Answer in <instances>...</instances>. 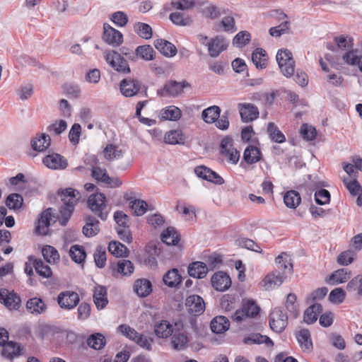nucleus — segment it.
<instances>
[{"label": "nucleus", "mask_w": 362, "mask_h": 362, "mask_svg": "<svg viewBox=\"0 0 362 362\" xmlns=\"http://www.w3.org/2000/svg\"><path fill=\"white\" fill-rule=\"evenodd\" d=\"M44 259L49 264L57 262L59 259L58 251L51 245H46L42 250Z\"/></svg>", "instance_id": "nucleus-50"}, {"label": "nucleus", "mask_w": 362, "mask_h": 362, "mask_svg": "<svg viewBox=\"0 0 362 362\" xmlns=\"http://www.w3.org/2000/svg\"><path fill=\"white\" fill-rule=\"evenodd\" d=\"M109 252L116 257H127L128 250L126 246L118 241H112L109 243Z\"/></svg>", "instance_id": "nucleus-51"}, {"label": "nucleus", "mask_w": 362, "mask_h": 362, "mask_svg": "<svg viewBox=\"0 0 362 362\" xmlns=\"http://www.w3.org/2000/svg\"><path fill=\"white\" fill-rule=\"evenodd\" d=\"M259 310L255 301H243L241 308L231 315V319L233 322L240 323L247 318L256 317L259 315Z\"/></svg>", "instance_id": "nucleus-5"}, {"label": "nucleus", "mask_w": 362, "mask_h": 362, "mask_svg": "<svg viewBox=\"0 0 362 362\" xmlns=\"http://www.w3.org/2000/svg\"><path fill=\"white\" fill-rule=\"evenodd\" d=\"M106 62L116 71L122 74H129L131 70L127 59L134 61L136 59V51L126 47L120 49V53L112 51L105 52Z\"/></svg>", "instance_id": "nucleus-3"}, {"label": "nucleus", "mask_w": 362, "mask_h": 362, "mask_svg": "<svg viewBox=\"0 0 362 362\" xmlns=\"http://www.w3.org/2000/svg\"><path fill=\"white\" fill-rule=\"evenodd\" d=\"M47 308L46 303L40 298L34 297L30 298L26 303V309L30 314L35 315L45 313Z\"/></svg>", "instance_id": "nucleus-23"}, {"label": "nucleus", "mask_w": 362, "mask_h": 362, "mask_svg": "<svg viewBox=\"0 0 362 362\" xmlns=\"http://www.w3.org/2000/svg\"><path fill=\"white\" fill-rule=\"evenodd\" d=\"M296 337L300 349L303 351L310 352L313 350V341L308 329H301L296 332Z\"/></svg>", "instance_id": "nucleus-22"}, {"label": "nucleus", "mask_w": 362, "mask_h": 362, "mask_svg": "<svg viewBox=\"0 0 362 362\" xmlns=\"http://www.w3.org/2000/svg\"><path fill=\"white\" fill-rule=\"evenodd\" d=\"M315 200L317 204L324 205L329 202L330 193L328 190L321 189L315 193Z\"/></svg>", "instance_id": "nucleus-64"}, {"label": "nucleus", "mask_w": 362, "mask_h": 362, "mask_svg": "<svg viewBox=\"0 0 362 362\" xmlns=\"http://www.w3.org/2000/svg\"><path fill=\"white\" fill-rule=\"evenodd\" d=\"M134 265L129 260L120 259L117 262V271L124 276L132 274L134 272Z\"/></svg>", "instance_id": "nucleus-57"}, {"label": "nucleus", "mask_w": 362, "mask_h": 362, "mask_svg": "<svg viewBox=\"0 0 362 362\" xmlns=\"http://www.w3.org/2000/svg\"><path fill=\"white\" fill-rule=\"evenodd\" d=\"M51 144L49 135L45 133L37 134L31 140V146L35 151L42 152L47 150Z\"/></svg>", "instance_id": "nucleus-24"}, {"label": "nucleus", "mask_w": 362, "mask_h": 362, "mask_svg": "<svg viewBox=\"0 0 362 362\" xmlns=\"http://www.w3.org/2000/svg\"><path fill=\"white\" fill-rule=\"evenodd\" d=\"M275 262L279 269L284 271L288 269L289 272H292L293 265L292 263L291 262V259L289 258L288 255L286 253L282 252L281 254H280L276 258Z\"/></svg>", "instance_id": "nucleus-54"}, {"label": "nucleus", "mask_w": 362, "mask_h": 362, "mask_svg": "<svg viewBox=\"0 0 362 362\" xmlns=\"http://www.w3.org/2000/svg\"><path fill=\"white\" fill-rule=\"evenodd\" d=\"M2 346L1 354L6 358L13 359L21 355V346L16 342L7 341Z\"/></svg>", "instance_id": "nucleus-33"}, {"label": "nucleus", "mask_w": 362, "mask_h": 362, "mask_svg": "<svg viewBox=\"0 0 362 362\" xmlns=\"http://www.w3.org/2000/svg\"><path fill=\"white\" fill-rule=\"evenodd\" d=\"M262 153L260 150L255 146H248L243 153V161L251 165L256 163L261 160Z\"/></svg>", "instance_id": "nucleus-29"}, {"label": "nucleus", "mask_w": 362, "mask_h": 362, "mask_svg": "<svg viewBox=\"0 0 362 362\" xmlns=\"http://www.w3.org/2000/svg\"><path fill=\"white\" fill-rule=\"evenodd\" d=\"M154 332L157 337L167 338L173 334V328L169 322L162 320L158 324L155 325Z\"/></svg>", "instance_id": "nucleus-38"}, {"label": "nucleus", "mask_w": 362, "mask_h": 362, "mask_svg": "<svg viewBox=\"0 0 362 362\" xmlns=\"http://www.w3.org/2000/svg\"><path fill=\"white\" fill-rule=\"evenodd\" d=\"M33 264L36 272L42 277L49 278L52 276V272L50 267L47 265L42 259H33Z\"/></svg>", "instance_id": "nucleus-48"}, {"label": "nucleus", "mask_w": 362, "mask_h": 362, "mask_svg": "<svg viewBox=\"0 0 362 362\" xmlns=\"http://www.w3.org/2000/svg\"><path fill=\"white\" fill-rule=\"evenodd\" d=\"M238 109L241 119L244 122H252L259 117L258 108L252 103H239Z\"/></svg>", "instance_id": "nucleus-18"}, {"label": "nucleus", "mask_w": 362, "mask_h": 362, "mask_svg": "<svg viewBox=\"0 0 362 362\" xmlns=\"http://www.w3.org/2000/svg\"><path fill=\"white\" fill-rule=\"evenodd\" d=\"M243 342L245 344H266L267 346L273 345V342L269 337L266 335H262L259 333L252 334L250 336L245 337Z\"/></svg>", "instance_id": "nucleus-44"}, {"label": "nucleus", "mask_w": 362, "mask_h": 362, "mask_svg": "<svg viewBox=\"0 0 362 362\" xmlns=\"http://www.w3.org/2000/svg\"><path fill=\"white\" fill-rule=\"evenodd\" d=\"M322 311V305L315 303L304 312L303 320L307 324H313L317 320L318 315Z\"/></svg>", "instance_id": "nucleus-36"}, {"label": "nucleus", "mask_w": 362, "mask_h": 362, "mask_svg": "<svg viewBox=\"0 0 362 362\" xmlns=\"http://www.w3.org/2000/svg\"><path fill=\"white\" fill-rule=\"evenodd\" d=\"M163 280L166 286L173 288L180 284L181 276L177 269H172L164 274Z\"/></svg>", "instance_id": "nucleus-40"}, {"label": "nucleus", "mask_w": 362, "mask_h": 362, "mask_svg": "<svg viewBox=\"0 0 362 362\" xmlns=\"http://www.w3.org/2000/svg\"><path fill=\"white\" fill-rule=\"evenodd\" d=\"M94 260L95 264L99 268H103L105 267L106 263V252L105 249H104L101 246H98L96 248V250L94 253Z\"/></svg>", "instance_id": "nucleus-62"}, {"label": "nucleus", "mask_w": 362, "mask_h": 362, "mask_svg": "<svg viewBox=\"0 0 362 362\" xmlns=\"http://www.w3.org/2000/svg\"><path fill=\"white\" fill-rule=\"evenodd\" d=\"M93 300L98 309L104 308L108 303L107 289L104 286L95 287L93 293Z\"/></svg>", "instance_id": "nucleus-35"}, {"label": "nucleus", "mask_w": 362, "mask_h": 362, "mask_svg": "<svg viewBox=\"0 0 362 362\" xmlns=\"http://www.w3.org/2000/svg\"><path fill=\"white\" fill-rule=\"evenodd\" d=\"M220 114L221 108L218 106L213 105L202 111V117L205 122L212 124L220 117Z\"/></svg>", "instance_id": "nucleus-37"}, {"label": "nucleus", "mask_w": 362, "mask_h": 362, "mask_svg": "<svg viewBox=\"0 0 362 362\" xmlns=\"http://www.w3.org/2000/svg\"><path fill=\"white\" fill-rule=\"evenodd\" d=\"M267 132L270 139L276 143L282 144L286 141V136L274 122L268 124Z\"/></svg>", "instance_id": "nucleus-47"}, {"label": "nucleus", "mask_w": 362, "mask_h": 362, "mask_svg": "<svg viewBox=\"0 0 362 362\" xmlns=\"http://www.w3.org/2000/svg\"><path fill=\"white\" fill-rule=\"evenodd\" d=\"M161 240L168 245H176L180 240V235L175 228H166L161 233Z\"/></svg>", "instance_id": "nucleus-39"}, {"label": "nucleus", "mask_w": 362, "mask_h": 362, "mask_svg": "<svg viewBox=\"0 0 362 362\" xmlns=\"http://www.w3.org/2000/svg\"><path fill=\"white\" fill-rule=\"evenodd\" d=\"M103 39L107 44L112 47H118L123 42V35L110 24L105 23Z\"/></svg>", "instance_id": "nucleus-12"}, {"label": "nucleus", "mask_w": 362, "mask_h": 362, "mask_svg": "<svg viewBox=\"0 0 362 362\" xmlns=\"http://www.w3.org/2000/svg\"><path fill=\"white\" fill-rule=\"evenodd\" d=\"M103 153L105 158L108 160H117L123 156L122 151L113 144L107 145Z\"/></svg>", "instance_id": "nucleus-49"}, {"label": "nucleus", "mask_w": 362, "mask_h": 362, "mask_svg": "<svg viewBox=\"0 0 362 362\" xmlns=\"http://www.w3.org/2000/svg\"><path fill=\"white\" fill-rule=\"evenodd\" d=\"M356 257V252L354 250H347L339 255L337 262L339 265L348 266L354 261Z\"/></svg>", "instance_id": "nucleus-52"}, {"label": "nucleus", "mask_w": 362, "mask_h": 362, "mask_svg": "<svg viewBox=\"0 0 362 362\" xmlns=\"http://www.w3.org/2000/svg\"><path fill=\"white\" fill-rule=\"evenodd\" d=\"M69 256L74 262L81 264L85 261L86 253L83 246L74 245L69 250Z\"/></svg>", "instance_id": "nucleus-46"}, {"label": "nucleus", "mask_w": 362, "mask_h": 362, "mask_svg": "<svg viewBox=\"0 0 362 362\" xmlns=\"http://www.w3.org/2000/svg\"><path fill=\"white\" fill-rule=\"evenodd\" d=\"M284 202L287 207L296 209L300 204L301 197L297 191L290 190L284 194Z\"/></svg>", "instance_id": "nucleus-42"}, {"label": "nucleus", "mask_w": 362, "mask_h": 362, "mask_svg": "<svg viewBox=\"0 0 362 362\" xmlns=\"http://www.w3.org/2000/svg\"><path fill=\"white\" fill-rule=\"evenodd\" d=\"M43 164L52 170H64L67 165V160L59 153L47 155L42 159Z\"/></svg>", "instance_id": "nucleus-17"}, {"label": "nucleus", "mask_w": 362, "mask_h": 362, "mask_svg": "<svg viewBox=\"0 0 362 362\" xmlns=\"http://www.w3.org/2000/svg\"><path fill=\"white\" fill-rule=\"evenodd\" d=\"M176 211L182 217L187 221H192L196 218V208L193 205L181 204L176 206Z\"/></svg>", "instance_id": "nucleus-43"}, {"label": "nucleus", "mask_w": 362, "mask_h": 362, "mask_svg": "<svg viewBox=\"0 0 362 362\" xmlns=\"http://www.w3.org/2000/svg\"><path fill=\"white\" fill-rule=\"evenodd\" d=\"M58 195L63 202L59 212L57 213L53 208L44 210L37 220V226H49L57 221L62 226L67 224L74 211L75 205L80 199V194L77 190L69 187L59 190Z\"/></svg>", "instance_id": "nucleus-1"}, {"label": "nucleus", "mask_w": 362, "mask_h": 362, "mask_svg": "<svg viewBox=\"0 0 362 362\" xmlns=\"http://www.w3.org/2000/svg\"><path fill=\"white\" fill-rule=\"evenodd\" d=\"M175 330L171 337V345L175 350L181 351L187 348L188 335L193 332H198L197 319L194 317H185L175 322Z\"/></svg>", "instance_id": "nucleus-2"}, {"label": "nucleus", "mask_w": 362, "mask_h": 362, "mask_svg": "<svg viewBox=\"0 0 362 362\" xmlns=\"http://www.w3.org/2000/svg\"><path fill=\"white\" fill-rule=\"evenodd\" d=\"M79 296L76 292L66 291L61 292L57 296V303L60 308L72 310L78 304Z\"/></svg>", "instance_id": "nucleus-11"}, {"label": "nucleus", "mask_w": 362, "mask_h": 362, "mask_svg": "<svg viewBox=\"0 0 362 362\" xmlns=\"http://www.w3.org/2000/svg\"><path fill=\"white\" fill-rule=\"evenodd\" d=\"M288 325V316L281 309L275 308L269 314V326L277 332H282Z\"/></svg>", "instance_id": "nucleus-9"}, {"label": "nucleus", "mask_w": 362, "mask_h": 362, "mask_svg": "<svg viewBox=\"0 0 362 362\" xmlns=\"http://www.w3.org/2000/svg\"><path fill=\"white\" fill-rule=\"evenodd\" d=\"M134 30L141 37L144 39H150L152 37L151 27L144 23L138 22L134 24Z\"/></svg>", "instance_id": "nucleus-53"}, {"label": "nucleus", "mask_w": 362, "mask_h": 362, "mask_svg": "<svg viewBox=\"0 0 362 362\" xmlns=\"http://www.w3.org/2000/svg\"><path fill=\"white\" fill-rule=\"evenodd\" d=\"M228 46V42L222 36L217 35L207 42L209 54L211 57H217L226 50Z\"/></svg>", "instance_id": "nucleus-16"}, {"label": "nucleus", "mask_w": 362, "mask_h": 362, "mask_svg": "<svg viewBox=\"0 0 362 362\" xmlns=\"http://www.w3.org/2000/svg\"><path fill=\"white\" fill-rule=\"evenodd\" d=\"M238 245L248 250L262 253V250L252 240L246 238H239L237 240Z\"/></svg>", "instance_id": "nucleus-60"}, {"label": "nucleus", "mask_w": 362, "mask_h": 362, "mask_svg": "<svg viewBox=\"0 0 362 362\" xmlns=\"http://www.w3.org/2000/svg\"><path fill=\"white\" fill-rule=\"evenodd\" d=\"M140 82L132 78L122 79L119 83V90L124 97H133L140 91Z\"/></svg>", "instance_id": "nucleus-13"}, {"label": "nucleus", "mask_w": 362, "mask_h": 362, "mask_svg": "<svg viewBox=\"0 0 362 362\" xmlns=\"http://www.w3.org/2000/svg\"><path fill=\"white\" fill-rule=\"evenodd\" d=\"M81 134V127L78 123H74L69 133V139L70 142L76 145L79 141V138Z\"/></svg>", "instance_id": "nucleus-63"}, {"label": "nucleus", "mask_w": 362, "mask_h": 362, "mask_svg": "<svg viewBox=\"0 0 362 362\" xmlns=\"http://www.w3.org/2000/svg\"><path fill=\"white\" fill-rule=\"evenodd\" d=\"M118 329L123 335L134 341L141 347L148 351L151 350L153 340L151 338L138 333L134 329L127 325H119Z\"/></svg>", "instance_id": "nucleus-6"}, {"label": "nucleus", "mask_w": 362, "mask_h": 362, "mask_svg": "<svg viewBox=\"0 0 362 362\" xmlns=\"http://www.w3.org/2000/svg\"><path fill=\"white\" fill-rule=\"evenodd\" d=\"M351 272L348 269H339L334 272L327 278L326 282L329 285H337L342 284L349 280L351 277Z\"/></svg>", "instance_id": "nucleus-25"}, {"label": "nucleus", "mask_w": 362, "mask_h": 362, "mask_svg": "<svg viewBox=\"0 0 362 362\" xmlns=\"http://www.w3.org/2000/svg\"><path fill=\"white\" fill-rule=\"evenodd\" d=\"M207 272V267L204 262H194L188 267V274L194 278L202 279L206 276Z\"/></svg>", "instance_id": "nucleus-31"}, {"label": "nucleus", "mask_w": 362, "mask_h": 362, "mask_svg": "<svg viewBox=\"0 0 362 362\" xmlns=\"http://www.w3.org/2000/svg\"><path fill=\"white\" fill-rule=\"evenodd\" d=\"M185 306L188 313L193 315L194 317L202 314L205 310V303L198 295L188 296L185 300Z\"/></svg>", "instance_id": "nucleus-15"}, {"label": "nucleus", "mask_w": 362, "mask_h": 362, "mask_svg": "<svg viewBox=\"0 0 362 362\" xmlns=\"http://www.w3.org/2000/svg\"><path fill=\"white\" fill-rule=\"evenodd\" d=\"M136 57L139 56L141 59L150 61L153 59L154 50L150 45L139 46L136 49Z\"/></svg>", "instance_id": "nucleus-58"}, {"label": "nucleus", "mask_w": 362, "mask_h": 362, "mask_svg": "<svg viewBox=\"0 0 362 362\" xmlns=\"http://www.w3.org/2000/svg\"><path fill=\"white\" fill-rule=\"evenodd\" d=\"M250 37L249 32L240 31L234 37L233 43L238 47H242L250 42Z\"/></svg>", "instance_id": "nucleus-61"}, {"label": "nucleus", "mask_w": 362, "mask_h": 362, "mask_svg": "<svg viewBox=\"0 0 362 362\" xmlns=\"http://www.w3.org/2000/svg\"><path fill=\"white\" fill-rule=\"evenodd\" d=\"M23 203V199L19 194L13 193L8 196L6 200V206L13 210L19 209Z\"/></svg>", "instance_id": "nucleus-56"}, {"label": "nucleus", "mask_w": 362, "mask_h": 362, "mask_svg": "<svg viewBox=\"0 0 362 362\" xmlns=\"http://www.w3.org/2000/svg\"><path fill=\"white\" fill-rule=\"evenodd\" d=\"M185 138L181 129H173L167 132L164 136L165 143L170 145L183 144Z\"/></svg>", "instance_id": "nucleus-32"}, {"label": "nucleus", "mask_w": 362, "mask_h": 362, "mask_svg": "<svg viewBox=\"0 0 362 362\" xmlns=\"http://www.w3.org/2000/svg\"><path fill=\"white\" fill-rule=\"evenodd\" d=\"M189 86V83L186 81L178 82L171 80L165 83L163 88L158 90L157 94L160 97L175 98L182 93L184 88Z\"/></svg>", "instance_id": "nucleus-7"}, {"label": "nucleus", "mask_w": 362, "mask_h": 362, "mask_svg": "<svg viewBox=\"0 0 362 362\" xmlns=\"http://www.w3.org/2000/svg\"><path fill=\"white\" fill-rule=\"evenodd\" d=\"M160 117L164 120L177 121L182 117V111L177 107L170 105L160 110Z\"/></svg>", "instance_id": "nucleus-34"}, {"label": "nucleus", "mask_w": 362, "mask_h": 362, "mask_svg": "<svg viewBox=\"0 0 362 362\" xmlns=\"http://www.w3.org/2000/svg\"><path fill=\"white\" fill-rule=\"evenodd\" d=\"M211 285L217 291H224L229 288L231 285V280L226 273L218 272L211 277Z\"/></svg>", "instance_id": "nucleus-21"}, {"label": "nucleus", "mask_w": 362, "mask_h": 362, "mask_svg": "<svg viewBox=\"0 0 362 362\" xmlns=\"http://www.w3.org/2000/svg\"><path fill=\"white\" fill-rule=\"evenodd\" d=\"M154 46L165 57H172L177 54L176 47L166 40H156L154 41Z\"/></svg>", "instance_id": "nucleus-26"}, {"label": "nucleus", "mask_w": 362, "mask_h": 362, "mask_svg": "<svg viewBox=\"0 0 362 362\" xmlns=\"http://www.w3.org/2000/svg\"><path fill=\"white\" fill-rule=\"evenodd\" d=\"M362 56L358 54L357 49H351V51L346 52L342 57L343 60L349 65H358L361 64V59Z\"/></svg>", "instance_id": "nucleus-55"}, {"label": "nucleus", "mask_w": 362, "mask_h": 362, "mask_svg": "<svg viewBox=\"0 0 362 362\" xmlns=\"http://www.w3.org/2000/svg\"><path fill=\"white\" fill-rule=\"evenodd\" d=\"M284 276L279 272L275 271L265 276L263 286L266 290H272L279 286L284 281Z\"/></svg>", "instance_id": "nucleus-28"}, {"label": "nucleus", "mask_w": 362, "mask_h": 362, "mask_svg": "<svg viewBox=\"0 0 362 362\" xmlns=\"http://www.w3.org/2000/svg\"><path fill=\"white\" fill-rule=\"evenodd\" d=\"M194 173L197 177L216 185L224 183L223 178L215 171L204 165H199L194 168Z\"/></svg>", "instance_id": "nucleus-14"}, {"label": "nucleus", "mask_w": 362, "mask_h": 362, "mask_svg": "<svg viewBox=\"0 0 362 362\" xmlns=\"http://www.w3.org/2000/svg\"><path fill=\"white\" fill-rule=\"evenodd\" d=\"M210 326L213 332L221 334L228 329L230 322L225 316H216L211 322Z\"/></svg>", "instance_id": "nucleus-30"}, {"label": "nucleus", "mask_w": 362, "mask_h": 362, "mask_svg": "<svg viewBox=\"0 0 362 362\" xmlns=\"http://www.w3.org/2000/svg\"><path fill=\"white\" fill-rule=\"evenodd\" d=\"M67 127L66 121L63 119L57 120L47 127V131L51 134L59 135Z\"/></svg>", "instance_id": "nucleus-59"}, {"label": "nucleus", "mask_w": 362, "mask_h": 362, "mask_svg": "<svg viewBox=\"0 0 362 362\" xmlns=\"http://www.w3.org/2000/svg\"><path fill=\"white\" fill-rule=\"evenodd\" d=\"M220 152L228 163L235 165L239 161L240 152L233 147V139L230 137H225L222 139Z\"/></svg>", "instance_id": "nucleus-8"}, {"label": "nucleus", "mask_w": 362, "mask_h": 362, "mask_svg": "<svg viewBox=\"0 0 362 362\" xmlns=\"http://www.w3.org/2000/svg\"><path fill=\"white\" fill-rule=\"evenodd\" d=\"M276 62L281 72L284 76L290 78L295 72V61L291 51L287 49H281L276 56Z\"/></svg>", "instance_id": "nucleus-4"}, {"label": "nucleus", "mask_w": 362, "mask_h": 362, "mask_svg": "<svg viewBox=\"0 0 362 362\" xmlns=\"http://www.w3.org/2000/svg\"><path fill=\"white\" fill-rule=\"evenodd\" d=\"M252 61L257 69H264L267 66V52L262 48L255 49L252 54Z\"/></svg>", "instance_id": "nucleus-41"}, {"label": "nucleus", "mask_w": 362, "mask_h": 362, "mask_svg": "<svg viewBox=\"0 0 362 362\" xmlns=\"http://www.w3.org/2000/svg\"><path fill=\"white\" fill-rule=\"evenodd\" d=\"M105 196L102 193H95L90 195L88 199L89 208L96 213L102 220H105L107 214L103 212L105 208Z\"/></svg>", "instance_id": "nucleus-10"}, {"label": "nucleus", "mask_w": 362, "mask_h": 362, "mask_svg": "<svg viewBox=\"0 0 362 362\" xmlns=\"http://www.w3.org/2000/svg\"><path fill=\"white\" fill-rule=\"evenodd\" d=\"M134 291L139 297H146L152 291V284L146 279H139L134 284Z\"/></svg>", "instance_id": "nucleus-27"}, {"label": "nucleus", "mask_w": 362, "mask_h": 362, "mask_svg": "<svg viewBox=\"0 0 362 362\" xmlns=\"http://www.w3.org/2000/svg\"><path fill=\"white\" fill-rule=\"evenodd\" d=\"M87 344L95 350H100L105 346L106 340L102 334L95 333L88 337Z\"/></svg>", "instance_id": "nucleus-45"}, {"label": "nucleus", "mask_w": 362, "mask_h": 362, "mask_svg": "<svg viewBox=\"0 0 362 362\" xmlns=\"http://www.w3.org/2000/svg\"><path fill=\"white\" fill-rule=\"evenodd\" d=\"M0 302L9 310H18L21 305V298L16 293L2 289L0 291Z\"/></svg>", "instance_id": "nucleus-19"}, {"label": "nucleus", "mask_w": 362, "mask_h": 362, "mask_svg": "<svg viewBox=\"0 0 362 362\" xmlns=\"http://www.w3.org/2000/svg\"><path fill=\"white\" fill-rule=\"evenodd\" d=\"M132 194V193L125 194L124 196V199L129 203V206L136 216H140L144 215L147 211V203L142 199H135Z\"/></svg>", "instance_id": "nucleus-20"}]
</instances>
